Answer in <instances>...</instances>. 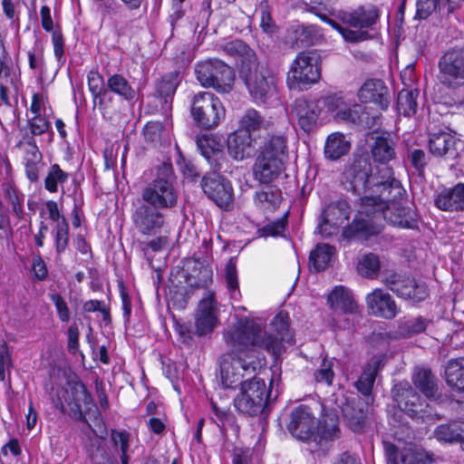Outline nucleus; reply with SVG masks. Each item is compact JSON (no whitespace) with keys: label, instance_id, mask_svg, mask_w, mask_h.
<instances>
[{"label":"nucleus","instance_id":"1","mask_svg":"<svg viewBox=\"0 0 464 464\" xmlns=\"http://www.w3.org/2000/svg\"><path fill=\"white\" fill-rule=\"evenodd\" d=\"M344 177L353 191L362 197L352 224L343 230V237L366 239L377 235L383 220L402 228L417 227L415 212L395 202L404 189L392 168L382 165L373 171L366 160L360 159L346 169Z\"/></svg>","mask_w":464,"mask_h":464},{"label":"nucleus","instance_id":"2","mask_svg":"<svg viewBox=\"0 0 464 464\" xmlns=\"http://www.w3.org/2000/svg\"><path fill=\"white\" fill-rule=\"evenodd\" d=\"M224 340L231 347L243 351L248 348H263L275 357L281 355L285 343L293 344L289 332L288 315L278 313L271 321L269 333L262 332V326L247 317L237 318L224 332Z\"/></svg>","mask_w":464,"mask_h":464},{"label":"nucleus","instance_id":"3","mask_svg":"<svg viewBox=\"0 0 464 464\" xmlns=\"http://www.w3.org/2000/svg\"><path fill=\"white\" fill-rule=\"evenodd\" d=\"M287 430L295 439L306 445V450L311 454L318 458L330 451L333 441L340 434L334 417L318 420L312 410L305 405H299L291 411Z\"/></svg>","mask_w":464,"mask_h":464},{"label":"nucleus","instance_id":"4","mask_svg":"<svg viewBox=\"0 0 464 464\" xmlns=\"http://www.w3.org/2000/svg\"><path fill=\"white\" fill-rule=\"evenodd\" d=\"M310 12L339 32L348 42H361L368 39L369 34L363 30L373 29L381 14L379 8L372 5L359 6L350 13H343L340 15V19L344 24L360 29V31H353L343 28L332 18L334 14L332 8L322 9L318 6H312Z\"/></svg>","mask_w":464,"mask_h":464},{"label":"nucleus","instance_id":"5","mask_svg":"<svg viewBox=\"0 0 464 464\" xmlns=\"http://www.w3.org/2000/svg\"><path fill=\"white\" fill-rule=\"evenodd\" d=\"M286 159V139L282 135L272 136L256 159L254 166L255 178L262 183L272 181L283 171Z\"/></svg>","mask_w":464,"mask_h":464},{"label":"nucleus","instance_id":"6","mask_svg":"<svg viewBox=\"0 0 464 464\" xmlns=\"http://www.w3.org/2000/svg\"><path fill=\"white\" fill-rule=\"evenodd\" d=\"M438 80L440 83L459 96V102L464 101V47L455 46L448 49L438 63Z\"/></svg>","mask_w":464,"mask_h":464},{"label":"nucleus","instance_id":"7","mask_svg":"<svg viewBox=\"0 0 464 464\" xmlns=\"http://www.w3.org/2000/svg\"><path fill=\"white\" fill-rule=\"evenodd\" d=\"M172 174L171 166L163 164L157 178L143 188L138 200L162 210L174 208L178 202V192L172 183Z\"/></svg>","mask_w":464,"mask_h":464},{"label":"nucleus","instance_id":"8","mask_svg":"<svg viewBox=\"0 0 464 464\" xmlns=\"http://www.w3.org/2000/svg\"><path fill=\"white\" fill-rule=\"evenodd\" d=\"M321 78V59L314 51L300 52L291 63L286 75V84L291 90L317 82Z\"/></svg>","mask_w":464,"mask_h":464},{"label":"nucleus","instance_id":"9","mask_svg":"<svg viewBox=\"0 0 464 464\" xmlns=\"http://www.w3.org/2000/svg\"><path fill=\"white\" fill-rule=\"evenodd\" d=\"M195 74L205 88H213L221 93L233 89L235 73L233 69L218 59H208L197 63Z\"/></svg>","mask_w":464,"mask_h":464},{"label":"nucleus","instance_id":"10","mask_svg":"<svg viewBox=\"0 0 464 464\" xmlns=\"http://www.w3.org/2000/svg\"><path fill=\"white\" fill-rule=\"evenodd\" d=\"M241 76L250 95L257 102H265L276 92L275 76L268 68L256 63V60L242 65Z\"/></svg>","mask_w":464,"mask_h":464},{"label":"nucleus","instance_id":"11","mask_svg":"<svg viewBox=\"0 0 464 464\" xmlns=\"http://www.w3.org/2000/svg\"><path fill=\"white\" fill-rule=\"evenodd\" d=\"M226 343L229 346L230 352L220 358V382L224 388L235 389L245 382H243L245 374H252L256 370V367L251 362L246 363L242 358L243 354L255 348L239 351L231 347L227 342Z\"/></svg>","mask_w":464,"mask_h":464},{"label":"nucleus","instance_id":"12","mask_svg":"<svg viewBox=\"0 0 464 464\" xmlns=\"http://www.w3.org/2000/svg\"><path fill=\"white\" fill-rule=\"evenodd\" d=\"M226 114L220 100L212 92H199L191 102V115L198 124L206 129L218 125Z\"/></svg>","mask_w":464,"mask_h":464},{"label":"nucleus","instance_id":"13","mask_svg":"<svg viewBox=\"0 0 464 464\" xmlns=\"http://www.w3.org/2000/svg\"><path fill=\"white\" fill-rule=\"evenodd\" d=\"M268 396L265 382L255 377L241 385L240 392L234 399V405L241 413L254 416L263 411Z\"/></svg>","mask_w":464,"mask_h":464},{"label":"nucleus","instance_id":"14","mask_svg":"<svg viewBox=\"0 0 464 464\" xmlns=\"http://www.w3.org/2000/svg\"><path fill=\"white\" fill-rule=\"evenodd\" d=\"M132 206L131 221L135 229L147 237L160 234L165 225L163 210L138 199Z\"/></svg>","mask_w":464,"mask_h":464},{"label":"nucleus","instance_id":"15","mask_svg":"<svg viewBox=\"0 0 464 464\" xmlns=\"http://www.w3.org/2000/svg\"><path fill=\"white\" fill-rule=\"evenodd\" d=\"M201 188L207 197L224 210L234 206V189L231 182L216 171L206 174L201 180Z\"/></svg>","mask_w":464,"mask_h":464},{"label":"nucleus","instance_id":"16","mask_svg":"<svg viewBox=\"0 0 464 464\" xmlns=\"http://www.w3.org/2000/svg\"><path fill=\"white\" fill-rule=\"evenodd\" d=\"M219 308L213 291H208L199 301L195 314L197 334L206 335L213 332L218 323Z\"/></svg>","mask_w":464,"mask_h":464},{"label":"nucleus","instance_id":"17","mask_svg":"<svg viewBox=\"0 0 464 464\" xmlns=\"http://www.w3.org/2000/svg\"><path fill=\"white\" fill-rule=\"evenodd\" d=\"M350 213V206L343 199L328 205L318 224L319 233L325 237L337 234L339 228L348 220Z\"/></svg>","mask_w":464,"mask_h":464},{"label":"nucleus","instance_id":"18","mask_svg":"<svg viewBox=\"0 0 464 464\" xmlns=\"http://www.w3.org/2000/svg\"><path fill=\"white\" fill-rule=\"evenodd\" d=\"M321 110L320 101L298 99L293 104L292 113L299 127L308 133L315 128Z\"/></svg>","mask_w":464,"mask_h":464},{"label":"nucleus","instance_id":"19","mask_svg":"<svg viewBox=\"0 0 464 464\" xmlns=\"http://www.w3.org/2000/svg\"><path fill=\"white\" fill-rule=\"evenodd\" d=\"M369 311L375 316L392 319L399 313V309L391 295L381 288L374 289L365 297Z\"/></svg>","mask_w":464,"mask_h":464},{"label":"nucleus","instance_id":"20","mask_svg":"<svg viewBox=\"0 0 464 464\" xmlns=\"http://www.w3.org/2000/svg\"><path fill=\"white\" fill-rule=\"evenodd\" d=\"M394 401L399 408L411 417L422 411V401L409 382H399L392 389Z\"/></svg>","mask_w":464,"mask_h":464},{"label":"nucleus","instance_id":"21","mask_svg":"<svg viewBox=\"0 0 464 464\" xmlns=\"http://www.w3.org/2000/svg\"><path fill=\"white\" fill-rule=\"evenodd\" d=\"M227 152L235 160L241 161L253 156L256 149L251 133L246 130H235L227 140Z\"/></svg>","mask_w":464,"mask_h":464},{"label":"nucleus","instance_id":"22","mask_svg":"<svg viewBox=\"0 0 464 464\" xmlns=\"http://www.w3.org/2000/svg\"><path fill=\"white\" fill-rule=\"evenodd\" d=\"M358 97L362 102H373L382 110L389 105L388 91L381 80H368L361 87Z\"/></svg>","mask_w":464,"mask_h":464},{"label":"nucleus","instance_id":"23","mask_svg":"<svg viewBox=\"0 0 464 464\" xmlns=\"http://www.w3.org/2000/svg\"><path fill=\"white\" fill-rule=\"evenodd\" d=\"M435 206L443 211L464 209V183L440 191L435 198Z\"/></svg>","mask_w":464,"mask_h":464},{"label":"nucleus","instance_id":"24","mask_svg":"<svg viewBox=\"0 0 464 464\" xmlns=\"http://www.w3.org/2000/svg\"><path fill=\"white\" fill-rule=\"evenodd\" d=\"M433 436L441 443H459L464 450V421L454 420L440 424L435 428Z\"/></svg>","mask_w":464,"mask_h":464},{"label":"nucleus","instance_id":"25","mask_svg":"<svg viewBox=\"0 0 464 464\" xmlns=\"http://www.w3.org/2000/svg\"><path fill=\"white\" fill-rule=\"evenodd\" d=\"M350 149V140L343 133L336 131L327 136L324 154L328 160H337L346 155Z\"/></svg>","mask_w":464,"mask_h":464},{"label":"nucleus","instance_id":"26","mask_svg":"<svg viewBox=\"0 0 464 464\" xmlns=\"http://www.w3.org/2000/svg\"><path fill=\"white\" fill-rule=\"evenodd\" d=\"M455 144V138L446 131L431 134L429 141L430 150L436 157L454 158L457 155Z\"/></svg>","mask_w":464,"mask_h":464},{"label":"nucleus","instance_id":"27","mask_svg":"<svg viewBox=\"0 0 464 464\" xmlns=\"http://www.w3.org/2000/svg\"><path fill=\"white\" fill-rule=\"evenodd\" d=\"M328 303L332 309L348 314L357 313V304L353 294L344 286H336L328 295Z\"/></svg>","mask_w":464,"mask_h":464},{"label":"nucleus","instance_id":"28","mask_svg":"<svg viewBox=\"0 0 464 464\" xmlns=\"http://www.w3.org/2000/svg\"><path fill=\"white\" fill-rule=\"evenodd\" d=\"M371 152L373 160L381 163H386L396 156L394 141L386 134L374 137L371 146Z\"/></svg>","mask_w":464,"mask_h":464},{"label":"nucleus","instance_id":"29","mask_svg":"<svg viewBox=\"0 0 464 464\" xmlns=\"http://www.w3.org/2000/svg\"><path fill=\"white\" fill-rule=\"evenodd\" d=\"M445 378L453 391L464 394V359L450 360L445 369Z\"/></svg>","mask_w":464,"mask_h":464},{"label":"nucleus","instance_id":"30","mask_svg":"<svg viewBox=\"0 0 464 464\" xmlns=\"http://www.w3.org/2000/svg\"><path fill=\"white\" fill-rule=\"evenodd\" d=\"M335 255V249L327 244L317 245L311 252L309 257L310 268L319 272L324 270L331 265Z\"/></svg>","mask_w":464,"mask_h":464},{"label":"nucleus","instance_id":"31","mask_svg":"<svg viewBox=\"0 0 464 464\" xmlns=\"http://www.w3.org/2000/svg\"><path fill=\"white\" fill-rule=\"evenodd\" d=\"M393 292L401 298L410 299L413 302L422 301L428 295L426 285L417 284L414 278L409 276L401 285L394 286Z\"/></svg>","mask_w":464,"mask_h":464},{"label":"nucleus","instance_id":"32","mask_svg":"<svg viewBox=\"0 0 464 464\" xmlns=\"http://www.w3.org/2000/svg\"><path fill=\"white\" fill-rule=\"evenodd\" d=\"M412 382L427 398H435L437 396L435 377L430 370L416 368L412 376Z\"/></svg>","mask_w":464,"mask_h":464},{"label":"nucleus","instance_id":"33","mask_svg":"<svg viewBox=\"0 0 464 464\" xmlns=\"http://www.w3.org/2000/svg\"><path fill=\"white\" fill-rule=\"evenodd\" d=\"M384 363V357H378L369 363L356 382V388L364 395L370 394L379 368Z\"/></svg>","mask_w":464,"mask_h":464},{"label":"nucleus","instance_id":"34","mask_svg":"<svg viewBox=\"0 0 464 464\" xmlns=\"http://www.w3.org/2000/svg\"><path fill=\"white\" fill-rule=\"evenodd\" d=\"M381 269V262L377 255L367 253L360 256L357 260V273L365 278L374 279Z\"/></svg>","mask_w":464,"mask_h":464},{"label":"nucleus","instance_id":"35","mask_svg":"<svg viewBox=\"0 0 464 464\" xmlns=\"http://www.w3.org/2000/svg\"><path fill=\"white\" fill-rule=\"evenodd\" d=\"M419 91L416 88H404L398 95L397 109L404 116H411L417 111Z\"/></svg>","mask_w":464,"mask_h":464},{"label":"nucleus","instance_id":"36","mask_svg":"<svg viewBox=\"0 0 464 464\" xmlns=\"http://www.w3.org/2000/svg\"><path fill=\"white\" fill-rule=\"evenodd\" d=\"M280 201V192L271 187H266L256 192L255 195V204L257 208L264 210H275L279 206Z\"/></svg>","mask_w":464,"mask_h":464},{"label":"nucleus","instance_id":"37","mask_svg":"<svg viewBox=\"0 0 464 464\" xmlns=\"http://www.w3.org/2000/svg\"><path fill=\"white\" fill-rule=\"evenodd\" d=\"M107 86L111 92L126 101H131L135 98V90L121 74L115 73L110 76L107 81Z\"/></svg>","mask_w":464,"mask_h":464},{"label":"nucleus","instance_id":"38","mask_svg":"<svg viewBox=\"0 0 464 464\" xmlns=\"http://www.w3.org/2000/svg\"><path fill=\"white\" fill-rule=\"evenodd\" d=\"M296 33L299 34L298 41L305 46L316 44L324 39L322 29L315 24L303 25Z\"/></svg>","mask_w":464,"mask_h":464},{"label":"nucleus","instance_id":"39","mask_svg":"<svg viewBox=\"0 0 464 464\" xmlns=\"http://www.w3.org/2000/svg\"><path fill=\"white\" fill-rule=\"evenodd\" d=\"M68 179V173L64 172L58 164L51 166L44 179V188L51 193L58 191V185Z\"/></svg>","mask_w":464,"mask_h":464},{"label":"nucleus","instance_id":"40","mask_svg":"<svg viewBox=\"0 0 464 464\" xmlns=\"http://www.w3.org/2000/svg\"><path fill=\"white\" fill-rule=\"evenodd\" d=\"M144 138L151 143H159L169 139V130L158 121H150L145 125Z\"/></svg>","mask_w":464,"mask_h":464},{"label":"nucleus","instance_id":"41","mask_svg":"<svg viewBox=\"0 0 464 464\" xmlns=\"http://www.w3.org/2000/svg\"><path fill=\"white\" fill-rule=\"evenodd\" d=\"M225 280L230 297L237 300L240 297L236 262L231 258L226 265Z\"/></svg>","mask_w":464,"mask_h":464},{"label":"nucleus","instance_id":"42","mask_svg":"<svg viewBox=\"0 0 464 464\" xmlns=\"http://www.w3.org/2000/svg\"><path fill=\"white\" fill-rule=\"evenodd\" d=\"M239 125V130H246L248 131V133H251V131L266 127V122L256 110L251 109L247 110L242 116Z\"/></svg>","mask_w":464,"mask_h":464},{"label":"nucleus","instance_id":"43","mask_svg":"<svg viewBox=\"0 0 464 464\" xmlns=\"http://www.w3.org/2000/svg\"><path fill=\"white\" fill-rule=\"evenodd\" d=\"M198 146L208 161L222 153V144L213 136H204L198 139Z\"/></svg>","mask_w":464,"mask_h":464},{"label":"nucleus","instance_id":"44","mask_svg":"<svg viewBox=\"0 0 464 464\" xmlns=\"http://www.w3.org/2000/svg\"><path fill=\"white\" fill-rule=\"evenodd\" d=\"M402 464H428L431 461L430 455L421 449L405 448L401 453Z\"/></svg>","mask_w":464,"mask_h":464},{"label":"nucleus","instance_id":"45","mask_svg":"<svg viewBox=\"0 0 464 464\" xmlns=\"http://www.w3.org/2000/svg\"><path fill=\"white\" fill-rule=\"evenodd\" d=\"M334 358L328 359L324 357L320 367L314 372L315 382L331 385L334 377Z\"/></svg>","mask_w":464,"mask_h":464},{"label":"nucleus","instance_id":"46","mask_svg":"<svg viewBox=\"0 0 464 464\" xmlns=\"http://www.w3.org/2000/svg\"><path fill=\"white\" fill-rule=\"evenodd\" d=\"M179 83V73L171 72L162 77L157 84V92L161 97H169L173 95Z\"/></svg>","mask_w":464,"mask_h":464},{"label":"nucleus","instance_id":"47","mask_svg":"<svg viewBox=\"0 0 464 464\" xmlns=\"http://www.w3.org/2000/svg\"><path fill=\"white\" fill-rule=\"evenodd\" d=\"M221 49L226 53L231 56H241L243 58H246L249 61H252L251 58L254 57L249 47L240 40H234L228 42L221 46Z\"/></svg>","mask_w":464,"mask_h":464},{"label":"nucleus","instance_id":"48","mask_svg":"<svg viewBox=\"0 0 464 464\" xmlns=\"http://www.w3.org/2000/svg\"><path fill=\"white\" fill-rule=\"evenodd\" d=\"M362 116V107L358 104H354L350 107L346 105L334 114L336 120L352 123L361 122Z\"/></svg>","mask_w":464,"mask_h":464},{"label":"nucleus","instance_id":"49","mask_svg":"<svg viewBox=\"0 0 464 464\" xmlns=\"http://www.w3.org/2000/svg\"><path fill=\"white\" fill-rule=\"evenodd\" d=\"M68 230L69 226L65 218H62L61 223L56 225V231L54 236L55 247L58 253L65 250L68 245Z\"/></svg>","mask_w":464,"mask_h":464},{"label":"nucleus","instance_id":"50","mask_svg":"<svg viewBox=\"0 0 464 464\" xmlns=\"http://www.w3.org/2000/svg\"><path fill=\"white\" fill-rule=\"evenodd\" d=\"M50 298L53 301V303L56 308V312H57L59 319L63 323L69 322L70 310H69V307H68L66 302L63 298V296L58 294H53L50 295Z\"/></svg>","mask_w":464,"mask_h":464},{"label":"nucleus","instance_id":"51","mask_svg":"<svg viewBox=\"0 0 464 464\" xmlns=\"http://www.w3.org/2000/svg\"><path fill=\"white\" fill-rule=\"evenodd\" d=\"M73 400L78 408H81L82 405L87 406L92 402L90 393L86 387L81 382H77L73 386Z\"/></svg>","mask_w":464,"mask_h":464},{"label":"nucleus","instance_id":"52","mask_svg":"<svg viewBox=\"0 0 464 464\" xmlns=\"http://www.w3.org/2000/svg\"><path fill=\"white\" fill-rule=\"evenodd\" d=\"M321 103L327 108L328 111L335 113L346 106V102L341 94L328 95L320 101Z\"/></svg>","mask_w":464,"mask_h":464},{"label":"nucleus","instance_id":"53","mask_svg":"<svg viewBox=\"0 0 464 464\" xmlns=\"http://www.w3.org/2000/svg\"><path fill=\"white\" fill-rule=\"evenodd\" d=\"M30 130L33 135H42L50 128V122L43 115L34 116L29 120Z\"/></svg>","mask_w":464,"mask_h":464},{"label":"nucleus","instance_id":"54","mask_svg":"<svg viewBox=\"0 0 464 464\" xmlns=\"http://www.w3.org/2000/svg\"><path fill=\"white\" fill-rule=\"evenodd\" d=\"M52 42L53 45V53L57 59L59 66H62L65 63L64 52H63V34L59 31H53Z\"/></svg>","mask_w":464,"mask_h":464},{"label":"nucleus","instance_id":"55","mask_svg":"<svg viewBox=\"0 0 464 464\" xmlns=\"http://www.w3.org/2000/svg\"><path fill=\"white\" fill-rule=\"evenodd\" d=\"M12 365L11 353L5 342L0 346V381L5 382V371H8Z\"/></svg>","mask_w":464,"mask_h":464},{"label":"nucleus","instance_id":"56","mask_svg":"<svg viewBox=\"0 0 464 464\" xmlns=\"http://www.w3.org/2000/svg\"><path fill=\"white\" fill-rule=\"evenodd\" d=\"M427 323L420 317L408 320L402 326V333L408 335L417 334L425 331Z\"/></svg>","mask_w":464,"mask_h":464},{"label":"nucleus","instance_id":"57","mask_svg":"<svg viewBox=\"0 0 464 464\" xmlns=\"http://www.w3.org/2000/svg\"><path fill=\"white\" fill-rule=\"evenodd\" d=\"M88 87L94 98L100 94L102 86V78L96 71H91L87 75Z\"/></svg>","mask_w":464,"mask_h":464},{"label":"nucleus","instance_id":"58","mask_svg":"<svg viewBox=\"0 0 464 464\" xmlns=\"http://www.w3.org/2000/svg\"><path fill=\"white\" fill-rule=\"evenodd\" d=\"M83 310L85 312H96L99 311L102 314L104 321L110 320L109 310L105 307L104 304L98 300H89L83 304Z\"/></svg>","mask_w":464,"mask_h":464},{"label":"nucleus","instance_id":"59","mask_svg":"<svg viewBox=\"0 0 464 464\" xmlns=\"http://www.w3.org/2000/svg\"><path fill=\"white\" fill-rule=\"evenodd\" d=\"M437 8H439L437 0H418L417 2V13L420 18H426Z\"/></svg>","mask_w":464,"mask_h":464},{"label":"nucleus","instance_id":"60","mask_svg":"<svg viewBox=\"0 0 464 464\" xmlns=\"http://www.w3.org/2000/svg\"><path fill=\"white\" fill-rule=\"evenodd\" d=\"M286 226V220L285 218H280L276 220V222L267 224L264 227V234L265 236H281Z\"/></svg>","mask_w":464,"mask_h":464},{"label":"nucleus","instance_id":"61","mask_svg":"<svg viewBox=\"0 0 464 464\" xmlns=\"http://www.w3.org/2000/svg\"><path fill=\"white\" fill-rule=\"evenodd\" d=\"M411 165L419 171L427 164L426 155L422 150H414L409 155Z\"/></svg>","mask_w":464,"mask_h":464},{"label":"nucleus","instance_id":"62","mask_svg":"<svg viewBox=\"0 0 464 464\" xmlns=\"http://www.w3.org/2000/svg\"><path fill=\"white\" fill-rule=\"evenodd\" d=\"M68 349L70 351H76L79 347V329L76 324H72L68 331Z\"/></svg>","mask_w":464,"mask_h":464},{"label":"nucleus","instance_id":"63","mask_svg":"<svg viewBox=\"0 0 464 464\" xmlns=\"http://www.w3.org/2000/svg\"><path fill=\"white\" fill-rule=\"evenodd\" d=\"M33 272L34 276L43 280L47 276V268L41 256H37L33 260Z\"/></svg>","mask_w":464,"mask_h":464},{"label":"nucleus","instance_id":"64","mask_svg":"<svg viewBox=\"0 0 464 464\" xmlns=\"http://www.w3.org/2000/svg\"><path fill=\"white\" fill-rule=\"evenodd\" d=\"M40 15L43 28L47 32H52L53 29V24L50 8L47 5L42 6Z\"/></svg>","mask_w":464,"mask_h":464}]
</instances>
